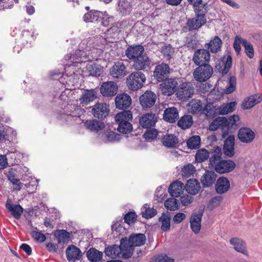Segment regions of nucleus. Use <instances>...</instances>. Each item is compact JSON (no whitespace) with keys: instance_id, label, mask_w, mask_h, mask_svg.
<instances>
[{"instance_id":"nucleus-37","label":"nucleus","mask_w":262,"mask_h":262,"mask_svg":"<svg viewBox=\"0 0 262 262\" xmlns=\"http://www.w3.org/2000/svg\"><path fill=\"white\" fill-rule=\"evenodd\" d=\"M120 140V135L113 131H107L102 137V142L105 144L118 142Z\"/></svg>"},{"instance_id":"nucleus-13","label":"nucleus","mask_w":262,"mask_h":262,"mask_svg":"<svg viewBox=\"0 0 262 262\" xmlns=\"http://www.w3.org/2000/svg\"><path fill=\"white\" fill-rule=\"evenodd\" d=\"M177 85L178 82L176 79H166L161 84L162 91L165 95L171 96L176 92Z\"/></svg>"},{"instance_id":"nucleus-12","label":"nucleus","mask_w":262,"mask_h":262,"mask_svg":"<svg viewBox=\"0 0 262 262\" xmlns=\"http://www.w3.org/2000/svg\"><path fill=\"white\" fill-rule=\"evenodd\" d=\"M150 60L146 54H143L133 60V68L137 71L144 70L149 68Z\"/></svg>"},{"instance_id":"nucleus-44","label":"nucleus","mask_w":262,"mask_h":262,"mask_svg":"<svg viewBox=\"0 0 262 262\" xmlns=\"http://www.w3.org/2000/svg\"><path fill=\"white\" fill-rule=\"evenodd\" d=\"M193 119L191 116L187 115L183 116L178 122L179 127L183 129L189 128L193 123Z\"/></svg>"},{"instance_id":"nucleus-4","label":"nucleus","mask_w":262,"mask_h":262,"mask_svg":"<svg viewBox=\"0 0 262 262\" xmlns=\"http://www.w3.org/2000/svg\"><path fill=\"white\" fill-rule=\"evenodd\" d=\"M146 81L145 75L141 72L137 71L130 74L127 78L126 83L128 88L132 91L141 89Z\"/></svg>"},{"instance_id":"nucleus-45","label":"nucleus","mask_w":262,"mask_h":262,"mask_svg":"<svg viewBox=\"0 0 262 262\" xmlns=\"http://www.w3.org/2000/svg\"><path fill=\"white\" fill-rule=\"evenodd\" d=\"M230 187V181H216L215 190L217 194H222L228 191Z\"/></svg>"},{"instance_id":"nucleus-6","label":"nucleus","mask_w":262,"mask_h":262,"mask_svg":"<svg viewBox=\"0 0 262 262\" xmlns=\"http://www.w3.org/2000/svg\"><path fill=\"white\" fill-rule=\"evenodd\" d=\"M215 120H218L219 127L221 128L223 131L222 137L225 138L229 134V129L230 127H232L236 124L239 120V118L237 115H233L230 116L228 119L224 117H219L215 118Z\"/></svg>"},{"instance_id":"nucleus-20","label":"nucleus","mask_w":262,"mask_h":262,"mask_svg":"<svg viewBox=\"0 0 262 262\" xmlns=\"http://www.w3.org/2000/svg\"><path fill=\"white\" fill-rule=\"evenodd\" d=\"M235 167V163L230 160H222L214 170L219 173H224L232 171Z\"/></svg>"},{"instance_id":"nucleus-36","label":"nucleus","mask_w":262,"mask_h":262,"mask_svg":"<svg viewBox=\"0 0 262 262\" xmlns=\"http://www.w3.org/2000/svg\"><path fill=\"white\" fill-rule=\"evenodd\" d=\"M146 239L145 235L144 234L139 233L131 235L127 241L129 244H132L135 247L143 245Z\"/></svg>"},{"instance_id":"nucleus-39","label":"nucleus","mask_w":262,"mask_h":262,"mask_svg":"<svg viewBox=\"0 0 262 262\" xmlns=\"http://www.w3.org/2000/svg\"><path fill=\"white\" fill-rule=\"evenodd\" d=\"M102 15V12L96 11L91 10L90 12L85 13L83 16V20L85 22H92V23H99L100 16Z\"/></svg>"},{"instance_id":"nucleus-32","label":"nucleus","mask_w":262,"mask_h":262,"mask_svg":"<svg viewBox=\"0 0 262 262\" xmlns=\"http://www.w3.org/2000/svg\"><path fill=\"white\" fill-rule=\"evenodd\" d=\"M179 118V113L176 107H169L164 112L163 118L164 120L170 123L174 122Z\"/></svg>"},{"instance_id":"nucleus-50","label":"nucleus","mask_w":262,"mask_h":262,"mask_svg":"<svg viewBox=\"0 0 262 262\" xmlns=\"http://www.w3.org/2000/svg\"><path fill=\"white\" fill-rule=\"evenodd\" d=\"M180 202L175 198H169L164 202L165 207L169 210L174 211L180 208Z\"/></svg>"},{"instance_id":"nucleus-43","label":"nucleus","mask_w":262,"mask_h":262,"mask_svg":"<svg viewBox=\"0 0 262 262\" xmlns=\"http://www.w3.org/2000/svg\"><path fill=\"white\" fill-rule=\"evenodd\" d=\"M236 103L231 102L223 104L217 108V113L220 115H226L232 112L234 109Z\"/></svg>"},{"instance_id":"nucleus-52","label":"nucleus","mask_w":262,"mask_h":262,"mask_svg":"<svg viewBox=\"0 0 262 262\" xmlns=\"http://www.w3.org/2000/svg\"><path fill=\"white\" fill-rule=\"evenodd\" d=\"M159 222L161 225V228L163 231H167L170 227V216L169 214H163L159 218Z\"/></svg>"},{"instance_id":"nucleus-57","label":"nucleus","mask_w":262,"mask_h":262,"mask_svg":"<svg viewBox=\"0 0 262 262\" xmlns=\"http://www.w3.org/2000/svg\"><path fill=\"white\" fill-rule=\"evenodd\" d=\"M114 21V18L112 16H109L106 12H102V15L100 16L99 23L104 27H108L110 25H112Z\"/></svg>"},{"instance_id":"nucleus-41","label":"nucleus","mask_w":262,"mask_h":262,"mask_svg":"<svg viewBox=\"0 0 262 262\" xmlns=\"http://www.w3.org/2000/svg\"><path fill=\"white\" fill-rule=\"evenodd\" d=\"M202 103L200 100L192 99L187 104V110L189 113L195 114L202 110Z\"/></svg>"},{"instance_id":"nucleus-8","label":"nucleus","mask_w":262,"mask_h":262,"mask_svg":"<svg viewBox=\"0 0 262 262\" xmlns=\"http://www.w3.org/2000/svg\"><path fill=\"white\" fill-rule=\"evenodd\" d=\"M170 70L168 64L162 62L156 66L153 74L154 78L158 82L163 81L169 76Z\"/></svg>"},{"instance_id":"nucleus-51","label":"nucleus","mask_w":262,"mask_h":262,"mask_svg":"<svg viewBox=\"0 0 262 262\" xmlns=\"http://www.w3.org/2000/svg\"><path fill=\"white\" fill-rule=\"evenodd\" d=\"M203 113L208 118H213L217 114V108L214 106L213 103H207L203 109Z\"/></svg>"},{"instance_id":"nucleus-33","label":"nucleus","mask_w":262,"mask_h":262,"mask_svg":"<svg viewBox=\"0 0 262 262\" xmlns=\"http://www.w3.org/2000/svg\"><path fill=\"white\" fill-rule=\"evenodd\" d=\"M202 217V213H193L191 216L190 219V227L195 233H198L200 231Z\"/></svg>"},{"instance_id":"nucleus-56","label":"nucleus","mask_w":262,"mask_h":262,"mask_svg":"<svg viewBox=\"0 0 262 262\" xmlns=\"http://www.w3.org/2000/svg\"><path fill=\"white\" fill-rule=\"evenodd\" d=\"M141 213L143 217L149 219L156 214L157 211L154 208L150 207L147 204H145L142 208Z\"/></svg>"},{"instance_id":"nucleus-18","label":"nucleus","mask_w":262,"mask_h":262,"mask_svg":"<svg viewBox=\"0 0 262 262\" xmlns=\"http://www.w3.org/2000/svg\"><path fill=\"white\" fill-rule=\"evenodd\" d=\"M118 85L113 81L103 83L100 87V92L103 96H115L117 92Z\"/></svg>"},{"instance_id":"nucleus-29","label":"nucleus","mask_w":262,"mask_h":262,"mask_svg":"<svg viewBox=\"0 0 262 262\" xmlns=\"http://www.w3.org/2000/svg\"><path fill=\"white\" fill-rule=\"evenodd\" d=\"M84 125L87 129L94 132H98L105 126L103 122L96 119L86 120L84 123Z\"/></svg>"},{"instance_id":"nucleus-15","label":"nucleus","mask_w":262,"mask_h":262,"mask_svg":"<svg viewBox=\"0 0 262 262\" xmlns=\"http://www.w3.org/2000/svg\"><path fill=\"white\" fill-rule=\"evenodd\" d=\"M144 48L142 45L129 46L125 50L126 57L132 60H135L143 54Z\"/></svg>"},{"instance_id":"nucleus-1","label":"nucleus","mask_w":262,"mask_h":262,"mask_svg":"<svg viewBox=\"0 0 262 262\" xmlns=\"http://www.w3.org/2000/svg\"><path fill=\"white\" fill-rule=\"evenodd\" d=\"M115 118L118 125L117 130L120 133L127 134L133 130L132 124L129 122L133 119L131 111H125L120 112L116 115Z\"/></svg>"},{"instance_id":"nucleus-62","label":"nucleus","mask_w":262,"mask_h":262,"mask_svg":"<svg viewBox=\"0 0 262 262\" xmlns=\"http://www.w3.org/2000/svg\"><path fill=\"white\" fill-rule=\"evenodd\" d=\"M245 39L239 36H236L233 43V48L237 54H239L241 50V43L243 45V42Z\"/></svg>"},{"instance_id":"nucleus-53","label":"nucleus","mask_w":262,"mask_h":262,"mask_svg":"<svg viewBox=\"0 0 262 262\" xmlns=\"http://www.w3.org/2000/svg\"><path fill=\"white\" fill-rule=\"evenodd\" d=\"M209 153L205 148H201L197 150L195 155V160L198 163L203 162L208 159Z\"/></svg>"},{"instance_id":"nucleus-19","label":"nucleus","mask_w":262,"mask_h":262,"mask_svg":"<svg viewBox=\"0 0 262 262\" xmlns=\"http://www.w3.org/2000/svg\"><path fill=\"white\" fill-rule=\"evenodd\" d=\"M238 138L244 143H251L255 138V133L250 128L242 127L238 132Z\"/></svg>"},{"instance_id":"nucleus-25","label":"nucleus","mask_w":262,"mask_h":262,"mask_svg":"<svg viewBox=\"0 0 262 262\" xmlns=\"http://www.w3.org/2000/svg\"><path fill=\"white\" fill-rule=\"evenodd\" d=\"M222 151L220 147L216 146L214 147L213 150L211 153V157L209 158V168L215 169L216 165L219 164L222 160Z\"/></svg>"},{"instance_id":"nucleus-35","label":"nucleus","mask_w":262,"mask_h":262,"mask_svg":"<svg viewBox=\"0 0 262 262\" xmlns=\"http://www.w3.org/2000/svg\"><path fill=\"white\" fill-rule=\"evenodd\" d=\"M162 142L164 146L168 148L176 147L178 143V138L172 134H166L162 138Z\"/></svg>"},{"instance_id":"nucleus-59","label":"nucleus","mask_w":262,"mask_h":262,"mask_svg":"<svg viewBox=\"0 0 262 262\" xmlns=\"http://www.w3.org/2000/svg\"><path fill=\"white\" fill-rule=\"evenodd\" d=\"M7 156L10 159V162L12 164H15L20 162L22 155L20 152L16 150L14 152L8 151L6 154Z\"/></svg>"},{"instance_id":"nucleus-55","label":"nucleus","mask_w":262,"mask_h":262,"mask_svg":"<svg viewBox=\"0 0 262 262\" xmlns=\"http://www.w3.org/2000/svg\"><path fill=\"white\" fill-rule=\"evenodd\" d=\"M55 235L57 238L58 242L59 244L68 243L70 238L69 233L64 230H61L57 231L55 233Z\"/></svg>"},{"instance_id":"nucleus-23","label":"nucleus","mask_w":262,"mask_h":262,"mask_svg":"<svg viewBox=\"0 0 262 262\" xmlns=\"http://www.w3.org/2000/svg\"><path fill=\"white\" fill-rule=\"evenodd\" d=\"M81 256V251L75 246H69L66 250V257L69 261L75 262L78 260Z\"/></svg>"},{"instance_id":"nucleus-31","label":"nucleus","mask_w":262,"mask_h":262,"mask_svg":"<svg viewBox=\"0 0 262 262\" xmlns=\"http://www.w3.org/2000/svg\"><path fill=\"white\" fill-rule=\"evenodd\" d=\"M117 10L122 15L129 14L132 10L130 0H119L118 3Z\"/></svg>"},{"instance_id":"nucleus-9","label":"nucleus","mask_w":262,"mask_h":262,"mask_svg":"<svg viewBox=\"0 0 262 262\" xmlns=\"http://www.w3.org/2000/svg\"><path fill=\"white\" fill-rule=\"evenodd\" d=\"M70 110L67 113L62 115L61 117L67 122L75 121L83 114L84 110L75 104H71L68 106Z\"/></svg>"},{"instance_id":"nucleus-3","label":"nucleus","mask_w":262,"mask_h":262,"mask_svg":"<svg viewBox=\"0 0 262 262\" xmlns=\"http://www.w3.org/2000/svg\"><path fill=\"white\" fill-rule=\"evenodd\" d=\"M194 11L195 17L188 19L186 23L187 27L190 31L198 30L207 21L205 15L207 10L205 9L203 10L202 9L195 8Z\"/></svg>"},{"instance_id":"nucleus-30","label":"nucleus","mask_w":262,"mask_h":262,"mask_svg":"<svg viewBox=\"0 0 262 262\" xmlns=\"http://www.w3.org/2000/svg\"><path fill=\"white\" fill-rule=\"evenodd\" d=\"M185 188L181 181H173L169 187L168 192L171 196L178 197L183 193Z\"/></svg>"},{"instance_id":"nucleus-24","label":"nucleus","mask_w":262,"mask_h":262,"mask_svg":"<svg viewBox=\"0 0 262 262\" xmlns=\"http://www.w3.org/2000/svg\"><path fill=\"white\" fill-rule=\"evenodd\" d=\"M223 44L222 39L217 36L213 37L209 42L205 45V47L208 51L212 53H216L221 50Z\"/></svg>"},{"instance_id":"nucleus-7","label":"nucleus","mask_w":262,"mask_h":262,"mask_svg":"<svg viewBox=\"0 0 262 262\" xmlns=\"http://www.w3.org/2000/svg\"><path fill=\"white\" fill-rule=\"evenodd\" d=\"M194 89L190 82H185L181 84L176 92L179 99L185 101L191 98L194 94Z\"/></svg>"},{"instance_id":"nucleus-58","label":"nucleus","mask_w":262,"mask_h":262,"mask_svg":"<svg viewBox=\"0 0 262 262\" xmlns=\"http://www.w3.org/2000/svg\"><path fill=\"white\" fill-rule=\"evenodd\" d=\"M19 168L15 167H10L6 170V174L8 180H20L16 178L18 177Z\"/></svg>"},{"instance_id":"nucleus-63","label":"nucleus","mask_w":262,"mask_h":262,"mask_svg":"<svg viewBox=\"0 0 262 262\" xmlns=\"http://www.w3.org/2000/svg\"><path fill=\"white\" fill-rule=\"evenodd\" d=\"M236 83V78L234 76H231L228 82V85L226 88V93H232L235 90Z\"/></svg>"},{"instance_id":"nucleus-64","label":"nucleus","mask_w":262,"mask_h":262,"mask_svg":"<svg viewBox=\"0 0 262 262\" xmlns=\"http://www.w3.org/2000/svg\"><path fill=\"white\" fill-rule=\"evenodd\" d=\"M223 196H216L212 198L209 203V207L211 209H214L220 206L223 200Z\"/></svg>"},{"instance_id":"nucleus-61","label":"nucleus","mask_w":262,"mask_h":262,"mask_svg":"<svg viewBox=\"0 0 262 262\" xmlns=\"http://www.w3.org/2000/svg\"><path fill=\"white\" fill-rule=\"evenodd\" d=\"M158 131L155 128H150L147 129L143 135L144 138L147 140H153L157 138Z\"/></svg>"},{"instance_id":"nucleus-11","label":"nucleus","mask_w":262,"mask_h":262,"mask_svg":"<svg viewBox=\"0 0 262 262\" xmlns=\"http://www.w3.org/2000/svg\"><path fill=\"white\" fill-rule=\"evenodd\" d=\"M109 111V106L106 103H97L93 106L92 113L94 117L102 119L108 115Z\"/></svg>"},{"instance_id":"nucleus-14","label":"nucleus","mask_w":262,"mask_h":262,"mask_svg":"<svg viewBox=\"0 0 262 262\" xmlns=\"http://www.w3.org/2000/svg\"><path fill=\"white\" fill-rule=\"evenodd\" d=\"M157 99L156 94L151 91H146L140 97V102L144 108H150L152 106Z\"/></svg>"},{"instance_id":"nucleus-49","label":"nucleus","mask_w":262,"mask_h":262,"mask_svg":"<svg viewBox=\"0 0 262 262\" xmlns=\"http://www.w3.org/2000/svg\"><path fill=\"white\" fill-rule=\"evenodd\" d=\"M187 146L189 149H196L201 146V138L199 136L193 135L187 141Z\"/></svg>"},{"instance_id":"nucleus-40","label":"nucleus","mask_w":262,"mask_h":262,"mask_svg":"<svg viewBox=\"0 0 262 262\" xmlns=\"http://www.w3.org/2000/svg\"><path fill=\"white\" fill-rule=\"evenodd\" d=\"M34 39L33 33L30 32L29 30H24L21 34L20 38L18 40L17 43L21 44L25 46L30 43ZM18 46L19 45H17Z\"/></svg>"},{"instance_id":"nucleus-28","label":"nucleus","mask_w":262,"mask_h":262,"mask_svg":"<svg viewBox=\"0 0 262 262\" xmlns=\"http://www.w3.org/2000/svg\"><path fill=\"white\" fill-rule=\"evenodd\" d=\"M6 207L11 212L15 219H19L23 212V208L19 205H13L10 199H8L6 203Z\"/></svg>"},{"instance_id":"nucleus-17","label":"nucleus","mask_w":262,"mask_h":262,"mask_svg":"<svg viewBox=\"0 0 262 262\" xmlns=\"http://www.w3.org/2000/svg\"><path fill=\"white\" fill-rule=\"evenodd\" d=\"M110 75L114 78H120L126 74V67L123 62L118 61L110 69Z\"/></svg>"},{"instance_id":"nucleus-48","label":"nucleus","mask_w":262,"mask_h":262,"mask_svg":"<svg viewBox=\"0 0 262 262\" xmlns=\"http://www.w3.org/2000/svg\"><path fill=\"white\" fill-rule=\"evenodd\" d=\"M104 252L107 256L111 257L112 258H114L119 256L120 254H121V249L120 248V246H118L117 245H113L106 248L105 249Z\"/></svg>"},{"instance_id":"nucleus-34","label":"nucleus","mask_w":262,"mask_h":262,"mask_svg":"<svg viewBox=\"0 0 262 262\" xmlns=\"http://www.w3.org/2000/svg\"><path fill=\"white\" fill-rule=\"evenodd\" d=\"M97 98V92L95 90H85L80 98V101L83 104H87L94 101Z\"/></svg>"},{"instance_id":"nucleus-27","label":"nucleus","mask_w":262,"mask_h":262,"mask_svg":"<svg viewBox=\"0 0 262 262\" xmlns=\"http://www.w3.org/2000/svg\"><path fill=\"white\" fill-rule=\"evenodd\" d=\"M120 248L121 249V254H122L123 257L128 258L132 255L134 251V246L128 243L127 238H122L121 240Z\"/></svg>"},{"instance_id":"nucleus-26","label":"nucleus","mask_w":262,"mask_h":262,"mask_svg":"<svg viewBox=\"0 0 262 262\" xmlns=\"http://www.w3.org/2000/svg\"><path fill=\"white\" fill-rule=\"evenodd\" d=\"M156 122V115L152 114H146L139 119V123L140 125L145 128H150L155 125Z\"/></svg>"},{"instance_id":"nucleus-54","label":"nucleus","mask_w":262,"mask_h":262,"mask_svg":"<svg viewBox=\"0 0 262 262\" xmlns=\"http://www.w3.org/2000/svg\"><path fill=\"white\" fill-rule=\"evenodd\" d=\"M87 69L90 75L95 77L100 76L103 71L102 68L95 63L89 65Z\"/></svg>"},{"instance_id":"nucleus-22","label":"nucleus","mask_w":262,"mask_h":262,"mask_svg":"<svg viewBox=\"0 0 262 262\" xmlns=\"http://www.w3.org/2000/svg\"><path fill=\"white\" fill-rule=\"evenodd\" d=\"M230 244L234 249L245 255H248L245 243L241 238L233 237L230 239Z\"/></svg>"},{"instance_id":"nucleus-21","label":"nucleus","mask_w":262,"mask_h":262,"mask_svg":"<svg viewBox=\"0 0 262 262\" xmlns=\"http://www.w3.org/2000/svg\"><path fill=\"white\" fill-rule=\"evenodd\" d=\"M131 102L130 97L125 93L119 94L115 98L116 107L120 110H124L128 107L130 105Z\"/></svg>"},{"instance_id":"nucleus-2","label":"nucleus","mask_w":262,"mask_h":262,"mask_svg":"<svg viewBox=\"0 0 262 262\" xmlns=\"http://www.w3.org/2000/svg\"><path fill=\"white\" fill-rule=\"evenodd\" d=\"M67 57L71 63L65 68L66 70L67 68H70L72 65L75 66L76 63L85 62L88 60L95 59L93 51L87 49H85V51L83 49H78L70 56H66L65 57L66 60H67Z\"/></svg>"},{"instance_id":"nucleus-60","label":"nucleus","mask_w":262,"mask_h":262,"mask_svg":"<svg viewBox=\"0 0 262 262\" xmlns=\"http://www.w3.org/2000/svg\"><path fill=\"white\" fill-rule=\"evenodd\" d=\"M243 46L247 56L250 58H252L254 57V49L252 45L245 39L243 42Z\"/></svg>"},{"instance_id":"nucleus-42","label":"nucleus","mask_w":262,"mask_h":262,"mask_svg":"<svg viewBox=\"0 0 262 262\" xmlns=\"http://www.w3.org/2000/svg\"><path fill=\"white\" fill-rule=\"evenodd\" d=\"M185 188L188 193L195 195L200 191L201 185L199 181H187Z\"/></svg>"},{"instance_id":"nucleus-47","label":"nucleus","mask_w":262,"mask_h":262,"mask_svg":"<svg viewBox=\"0 0 262 262\" xmlns=\"http://www.w3.org/2000/svg\"><path fill=\"white\" fill-rule=\"evenodd\" d=\"M195 171V167L190 163L184 165L181 168L182 176L185 178L193 176Z\"/></svg>"},{"instance_id":"nucleus-16","label":"nucleus","mask_w":262,"mask_h":262,"mask_svg":"<svg viewBox=\"0 0 262 262\" xmlns=\"http://www.w3.org/2000/svg\"><path fill=\"white\" fill-rule=\"evenodd\" d=\"M235 137L229 135L225 140L223 145L224 154L228 157L231 158L235 154Z\"/></svg>"},{"instance_id":"nucleus-5","label":"nucleus","mask_w":262,"mask_h":262,"mask_svg":"<svg viewBox=\"0 0 262 262\" xmlns=\"http://www.w3.org/2000/svg\"><path fill=\"white\" fill-rule=\"evenodd\" d=\"M213 73V68L209 64H203L199 65L194 70L193 76L196 81L203 82L209 79Z\"/></svg>"},{"instance_id":"nucleus-10","label":"nucleus","mask_w":262,"mask_h":262,"mask_svg":"<svg viewBox=\"0 0 262 262\" xmlns=\"http://www.w3.org/2000/svg\"><path fill=\"white\" fill-rule=\"evenodd\" d=\"M210 59V54L208 50L204 49H198L195 51L192 61L196 66L208 64Z\"/></svg>"},{"instance_id":"nucleus-46","label":"nucleus","mask_w":262,"mask_h":262,"mask_svg":"<svg viewBox=\"0 0 262 262\" xmlns=\"http://www.w3.org/2000/svg\"><path fill=\"white\" fill-rule=\"evenodd\" d=\"M87 257L92 262H98L102 258L103 253L95 249H90L87 252Z\"/></svg>"},{"instance_id":"nucleus-38","label":"nucleus","mask_w":262,"mask_h":262,"mask_svg":"<svg viewBox=\"0 0 262 262\" xmlns=\"http://www.w3.org/2000/svg\"><path fill=\"white\" fill-rule=\"evenodd\" d=\"M261 100L262 96L257 97V95L251 96L243 102L242 107L245 110L250 109Z\"/></svg>"}]
</instances>
